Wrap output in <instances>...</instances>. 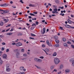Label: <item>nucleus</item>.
Segmentation results:
<instances>
[{"label":"nucleus","instance_id":"4","mask_svg":"<svg viewBox=\"0 0 74 74\" xmlns=\"http://www.w3.org/2000/svg\"><path fill=\"white\" fill-rule=\"evenodd\" d=\"M22 45V43L20 42H18L16 44V45L17 46V47H19L21 46Z\"/></svg>","mask_w":74,"mask_h":74},{"label":"nucleus","instance_id":"48","mask_svg":"<svg viewBox=\"0 0 74 74\" xmlns=\"http://www.w3.org/2000/svg\"><path fill=\"white\" fill-rule=\"evenodd\" d=\"M53 67H54L53 66H51V70H52V69H53Z\"/></svg>","mask_w":74,"mask_h":74},{"label":"nucleus","instance_id":"37","mask_svg":"<svg viewBox=\"0 0 74 74\" xmlns=\"http://www.w3.org/2000/svg\"><path fill=\"white\" fill-rule=\"evenodd\" d=\"M48 45L49 47H51L52 46V45H51V44H49H49H48Z\"/></svg>","mask_w":74,"mask_h":74},{"label":"nucleus","instance_id":"6","mask_svg":"<svg viewBox=\"0 0 74 74\" xmlns=\"http://www.w3.org/2000/svg\"><path fill=\"white\" fill-rule=\"evenodd\" d=\"M3 12L4 14H6L9 12V11H8V10H3Z\"/></svg>","mask_w":74,"mask_h":74},{"label":"nucleus","instance_id":"39","mask_svg":"<svg viewBox=\"0 0 74 74\" xmlns=\"http://www.w3.org/2000/svg\"><path fill=\"white\" fill-rule=\"evenodd\" d=\"M29 39H31V40H34V38H32V37H29Z\"/></svg>","mask_w":74,"mask_h":74},{"label":"nucleus","instance_id":"7","mask_svg":"<svg viewBox=\"0 0 74 74\" xmlns=\"http://www.w3.org/2000/svg\"><path fill=\"white\" fill-rule=\"evenodd\" d=\"M7 54H5L3 56V58L4 59H7Z\"/></svg>","mask_w":74,"mask_h":74},{"label":"nucleus","instance_id":"2","mask_svg":"<svg viewBox=\"0 0 74 74\" xmlns=\"http://www.w3.org/2000/svg\"><path fill=\"white\" fill-rule=\"evenodd\" d=\"M10 66V65L9 64H8V65H6V67L7 68L6 69V71H10V68H8V67Z\"/></svg>","mask_w":74,"mask_h":74},{"label":"nucleus","instance_id":"9","mask_svg":"<svg viewBox=\"0 0 74 74\" xmlns=\"http://www.w3.org/2000/svg\"><path fill=\"white\" fill-rule=\"evenodd\" d=\"M70 71V70L69 69H66L65 70V72L66 73H69Z\"/></svg>","mask_w":74,"mask_h":74},{"label":"nucleus","instance_id":"50","mask_svg":"<svg viewBox=\"0 0 74 74\" xmlns=\"http://www.w3.org/2000/svg\"><path fill=\"white\" fill-rule=\"evenodd\" d=\"M16 55V56H19V53L18 52L17 53Z\"/></svg>","mask_w":74,"mask_h":74},{"label":"nucleus","instance_id":"41","mask_svg":"<svg viewBox=\"0 0 74 74\" xmlns=\"http://www.w3.org/2000/svg\"><path fill=\"white\" fill-rule=\"evenodd\" d=\"M11 26V24H8V26H6V27H10Z\"/></svg>","mask_w":74,"mask_h":74},{"label":"nucleus","instance_id":"20","mask_svg":"<svg viewBox=\"0 0 74 74\" xmlns=\"http://www.w3.org/2000/svg\"><path fill=\"white\" fill-rule=\"evenodd\" d=\"M55 41L57 44H58L59 42V40H56Z\"/></svg>","mask_w":74,"mask_h":74},{"label":"nucleus","instance_id":"16","mask_svg":"<svg viewBox=\"0 0 74 74\" xmlns=\"http://www.w3.org/2000/svg\"><path fill=\"white\" fill-rule=\"evenodd\" d=\"M12 33H11V32H10V33L6 34V35H8V36H10V35H12Z\"/></svg>","mask_w":74,"mask_h":74},{"label":"nucleus","instance_id":"60","mask_svg":"<svg viewBox=\"0 0 74 74\" xmlns=\"http://www.w3.org/2000/svg\"><path fill=\"white\" fill-rule=\"evenodd\" d=\"M34 27H32L31 28V30H33V29H34Z\"/></svg>","mask_w":74,"mask_h":74},{"label":"nucleus","instance_id":"64","mask_svg":"<svg viewBox=\"0 0 74 74\" xmlns=\"http://www.w3.org/2000/svg\"><path fill=\"white\" fill-rule=\"evenodd\" d=\"M42 47H45V45H42Z\"/></svg>","mask_w":74,"mask_h":74},{"label":"nucleus","instance_id":"61","mask_svg":"<svg viewBox=\"0 0 74 74\" xmlns=\"http://www.w3.org/2000/svg\"><path fill=\"white\" fill-rule=\"evenodd\" d=\"M8 51H9V49H6V52H8Z\"/></svg>","mask_w":74,"mask_h":74},{"label":"nucleus","instance_id":"58","mask_svg":"<svg viewBox=\"0 0 74 74\" xmlns=\"http://www.w3.org/2000/svg\"><path fill=\"white\" fill-rule=\"evenodd\" d=\"M53 7L54 8H57V7L55 5H53Z\"/></svg>","mask_w":74,"mask_h":74},{"label":"nucleus","instance_id":"21","mask_svg":"<svg viewBox=\"0 0 74 74\" xmlns=\"http://www.w3.org/2000/svg\"><path fill=\"white\" fill-rule=\"evenodd\" d=\"M57 55V53H56V52H54L53 54V56H56V55Z\"/></svg>","mask_w":74,"mask_h":74},{"label":"nucleus","instance_id":"1","mask_svg":"<svg viewBox=\"0 0 74 74\" xmlns=\"http://www.w3.org/2000/svg\"><path fill=\"white\" fill-rule=\"evenodd\" d=\"M54 62L56 64H58L59 62H60V61L58 58H55L54 60Z\"/></svg>","mask_w":74,"mask_h":74},{"label":"nucleus","instance_id":"36","mask_svg":"<svg viewBox=\"0 0 74 74\" xmlns=\"http://www.w3.org/2000/svg\"><path fill=\"white\" fill-rule=\"evenodd\" d=\"M35 26V27H36V25L34 23H33V24H32V26Z\"/></svg>","mask_w":74,"mask_h":74},{"label":"nucleus","instance_id":"40","mask_svg":"<svg viewBox=\"0 0 74 74\" xmlns=\"http://www.w3.org/2000/svg\"><path fill=\"white\" fill-rule=\"evenodd\" d=\"M23 56H27V55L26 53H25L24 54H23Z\"/></svg>","mask_w":74,"mask_h":74},{"label":"nucleus","instance_id":"28","mask_svg":"<svg viewBox=\"0 0 74 74\" xmlns=\"http://www.w3.org/2000/svg\"><path fill=\"white\" fill-rule=\"evenodd\" d=\"M38 62H42V60L40 59H38Z\"/></svg>","mask_w":74,"mask_h":74},{"label":"nucleus","instance_id":"45","mask_svg":"<svg viewBox=\"0 0 74 74\" xmlns=\"http://www.w3.org/2000/svg\"><path fill=\"white\" fill-rule=\"evenodd\" d=\"M73 59H71L69 61L70 62H73Z\"/></svg>","mask_w":74,"mask_h":74},{"label":"nucleus","instance_id":"38","mask_svg":"<svg viewBox=\"0 0 74 74\" xmlns=\"http://www.w3.org/2000/svg\"><path fill=\"white\" fill-rule=\"evenodd\" d=\"M21 51L22 52H23L25 51V49H22L21 50Z\"/></svg>","mask_w":74,"mask_h":74},{"label":"nucleus","instance_id":"14","mask_svg":"<svg viewBox=\"0 0 74 74\" xmlns=\"http://www.w3.org/2000/svg\"><path fill=\"white\" fill-rule=\"evenodd\" d=\"M64 45L65 47H68V45H67V44L66 43H64Z\"/></svg>","mask_w":74,"mask_h":74},{"label":"nucleus","instance_id":"5","mask_svg":"<svg viewBox=\"0 0 74 74\" xmlns=\"http://www.w3.org/2000/svg\"><path fill=\"white\" fill-rule=\"evenodd\" d=\"M8 5V4L5 3L4 4L1 5H0V7H7Z\"/></svg>","mask_w":74,"mask_h":74},{"label":"nucleus","instance_id":"24","mask_svg":"<svg viewBox=\"0 0 74 74\" xmlns=\"http://www.w3.org/2000/svg\"><path fill=\"white\" fill-rule=\"evenodd\" d=\"M31 36H33L34 37H35V36H36V35L33 34L32 33L31 34Z\"/></svg>","mask_w":74,"mask_h":74},{"label":"nucleus","instance_id":"18","mask_svg":"<svg viewBox=\"0 0 74 74\" xmlns=\"http://www.w3.org/2000/svg\"><path fill=\"white\" fill-rule=\"evenodd\" d=\"M4 24V23L3 22H1L0 23V26H3V25Z\"/></svg>","mask_w":74,"mask_h":74},{"label":"nucleus","instance_id":"35","mask_svg":"<svg viewBox=\"0 0 74 74\" xmlns=\"http://www.w3.org/2000/svg\"><path fill=\"white\" fill-rule=\"evenodd\" d=\"M3 63V61L1 60H0V64H1Z\"/></svg>","mask_w":74,"mask_h":74},{"label":"nucleus","instance_id":"15","mask_svg":"<svg viewBox=\"0 0 74 74\" xmlns=\"http://www.w3.org/2000/svg\"><path fill=\"white\" fill-rule=\"evenodd\" d=\"M24 69L23 66H21L20 68V69L21 70H23Z\"/></svg>","mask_w":74,"mask_h":74},{"label":"nucleus","instance_id":"33","mask_svg":"<svg viewBox=\"0 0 74 74\" xmlns=\"http://www.w3.org/2000/svg\"><path fill=\"white\" fill-rule=\"evenodd\" d=\"M46 42L48 45V44H49V40H47Z\"/></svg>","mask_w":74,"mask_h":74},{"label":"nucleus","instance_id":"51","mask_svg":"<svg viewBox=\"0 0 74 74\" xmlns=\"http://www.w3.org/2000/svg\"><path fill=\"white\" fill-rule=\"evenodd\" d=\"M71 46L72 48H74V45H71Z\"/></svg>","mask_w":74,"mask_h":74},{"label":"nucleus","instance_id":"55","mask_svg":"<svg viewBox=\"0 0 74 74\" xmlns=\"http://www.w3.org/2000/svg\"><path fill=\"white\" fill-rule=\"evenodd\" d=\"M2 45H5V43L4 42H3L2 43Z\"/></svg>","mask_w":74,"mask_h":74},{"label":"nucleus","instance_id":"25","mask_svg":"<svg viewBox=\"0 0 74 74\" xmlns=\"http://www.w3.org/2000/svg\"><path fill=\"white\" fill-rule=\"evenodd\" d=\"M60 69H62V68H63V65H61L60 66Z\"/></svg>","mask_w":74,"mask_h":74},{"label":"nucleus","instance_id":"22","mask_svg":"<svg viewBox=\"0 0 74 74\" xmlns=\"http://www.w3.org/2000/svg\"><path fill=\"white\" fill-rule=\"evenodd\" d=\"M38 58H35L34 60H35L36 62H38Z\"/></svg>","mask_w":74,"mask_h":74},{"label":"nucleus","instance_id":"13","mask_svg":"<svg viewBox=\"0 0 74 74\" xmlns=\"http://www.w3.org/2000/svg\"><path fill=\"white\" fill-rule=\"evenodd\" d=\"M67 21L69 23V24H71V23H72V21H71L69 19H68L67 20Z\"/></svg>","mask_w":74,"mask_h":74},{"label":"nucleus","instance_id":"11","mask_svg":"<svg viewBox=\"0 0 74 74\" xmlns=\"http://www.w3.org/2000/svg\"><path fill=\"white\" fill-rule=\"evenodd\" d=\"M43 32L42 33V34H44L45 33V28H43Z\"/></svg>","mask_w":74,"mask_h":74},{"label":"nucleus","instance_id":"23","mask_svg":"<svg viewBox=\"0 0 74 74\" xmlns=\"http://www.w3.org/2000/svg\"><path fill=\"white\" fill-rule=\"evenodd\" d=\"M62 41H64V42H65V41H66V38H64L62 39Z\"/></svg>","mask_w":74,"mask_h":74},{"label":"nucleus","instance_id":"8","mask_svg":"<svg viewBox=\"0 0 74 74\" xmlns=\"http://www.w3.org/2000/svg\"><path fill=\"white\" fill-rule=\"evenodd\" d=\"M61 13H60V15H62V16H64V13L63 14V10H61Z\"/></svg>","mask_w":74,"mask_h":74},{"label":"nucleus","instance_id":"44","mask_svg":"<svg viewBox=\"0 0 74 74\" xmlns=\"http://www.w3.org/2000/svg\"><path fill=\"white\" fill-rule=\"evenodd\" d=\"M36 25H38V21H36Z\"/></svg>","mask_w":74,"mask_h":74},{"label":"nucleus","instance_id":"54","mask_svg":"<svg viewBox=\"0 0 74 74\" xmlns=\"http://www.w3.org/2000/svg\"><path fill=\"white\" fill-rule=\"evenodd\" d=\"M4 48L3 47H2L1 49V51H4Z\"/></svg>","mask_w":74,"mask_h":74},{"label":"nucleus","instance_id":"53","mask_svg":"<svg viewBox=\"0 0 74 74\" xmlns=\"http://www.w3.org/2000/svg\"><path fill=\"white\" fill-rule=\"evenodd\" d=\"M39 58L41 59H44V57L43 56L40 57Z\"/></svg>","mask_w":74,"mask_h":74},{"label":"nucleus","instance_id":"3","mask_svg":"<svg viewBox=\"0 0 74 74\" xmlns=\"http://www.w3.org/2000/svg\"><path fill=\"white\" fill-rule=\"evenodd\" d=\"M65 26L66 27H67V28H71V29H74V27L71 26L70 25H65Z\"/></svg>","mask_w":74,"mask_h":74},{"label":"nucleus","instance_id":"46","mask_svg":"<svg viewBox=\"0 0 74 74\" xmlns=\"http://www.w3.org/2000/svg\"><path fill=\"white\" fill-rule=\"evenodd\" d=\"M10 29H11V28H9L8 29H7V30L5 31L6 32H8V31L9 30H10Z\"/></svg>","mask_w":74,"mask_h":74},{"label":"nucleus","instance_id":"27","mask_svg":"<svg viewBox=\"0 0 74 74\" xmlns=\"http://www.w3.org/2000/svg\"><path fill=\"white\" fill-rule=\"evenodd\" d=\"M55 45L56 47H59V44H56Z\"/></svg>","mask_w":74,"mask_h":74},{"label":"nucleus","instance_id":"34","mask_svg":"<svg viewBox=\"0 0 74 74\" xmlns=\"http://www.w3.org/2000/svg\"><path fill=\"white\" fill-rule=\"evenodd\" d=\"M72 65L73 66H74V60L72 61Z\"/></svg>","mask_w":74,"mask_h":74},{"label":"nucleus","instance_id":"10","mask_svg":"<svg viewBox=\"0 0 74 74\" xmlns=\"http://www.w3.org/2000/svg\"><path fill=\"white\" fill-rule=\"evenodd\" d=\"M29 7H34L36 6L35 5H33L32 4H29Z\"/></svg>","mask_w":74,"mask_h":74},{"label":"nucleus","instance_id":"52","mask_svg":"<svg viewBox=\"0 0 74 74\" xmlns=\"http://www.w3.org/2000/svg\"><path fill=\"white\" fill-rule=\"evenodd\" d=\"M33 14H37V12H34Z\"/></svg>","mask_w":74,"mask_h":74},{"label":"nucleus","instance_id":"59","mask_svg":"<svg viewBox=\"0 0 74 74\" xmlns=\"http://www.w3.org/2000/svg\"><path fill=\"white\" fill-rule=\"evenodd\" d=\"M49 11H52V9L51 8H50L49 9Z\"/></svg>","mask_w":74,"mask_h":74},{"label":"nucleus","instance_id":"32","mask_svg":"<svg viewBox=\"0 0 74 74\" xmlns=\"http://www.w3.org/2000/svg\"><path fill=\"white\" fill-rule=\"evenodd\" d=\"M52 13H53V14H55V13H56V14H58V12H55V11H53Z\"/></svg>","mask_w":74,"mask_h":74},{"label":"nucleus","instance_id":"31","mask_svg":"<svg viewBox=\"0 0 74 74\" xmlns=\"http://www.w3.org/2000/svg\"><path fill=\"white\" fill-rule=\"evenodd\" d=\"M29 15H30L31 16H34V14L32 13H30L29 14Z\"/></svg>","mask_w":74,"mask_h":74},{"label":"nucleus","instance_id":"17","mask_svg":"<svg viewBox=\"0 0 74 74\" xmlns=\"http://www.w3.org/2000/svg\"><path fill=\"white\" fill-rule=\"evenodd\" d=\"M23 34L21 32H19L18 34H17L18 36H22Z\"/></svg>","mask_w":74,"mask_h":74},{"label":"nucleus","instance_id":"62","mask_svg":"<svg viewBox=\"0 0 74 74\" xmlns=\"http://www.w3.org/2000/svg\"><path fill=\"white\" fill-rule=\"evenodd\" d=\"M62 73V71H60L59 72H58V74H60V73Z\"/></svg>","mask_w":74,"mask_h":74},{"label":"nucleus","instance_id":"63","mask_svg":"<svg viewBox=\"0 0 74 74\" xmlns=\"http://www.w3.org/2000/svg\"><path fill=\"white\" fill-rule=\"evenodd\" d=\"M53 71H55L56 72V71H57V70H56V69H54L53 70Z\"/></svg>","mask_w":74,"mask_h":74},{"label":"nucleus","instance_id":"19","mask_svg":"<svg viewBox=\"0 0 74 74\" xmlns=\"http://www.w3.org/2000/svg\"><path fill=\"white\" fill-rule=\"evenodd\" d=\"M14 51L15 53L17 52H18V49H16L14 50Z\"/></svg>","mask_w":74,"mask_h":74},{"label":"nucleus","instance_id":"47","mask_svg":"<svg viewBox=\"0 0 74 74\" xmlns=\"http://www.w3.org/2000/svg\"><path fill=\"white\" fill-rule=\"evenodd\" d=\"M46 51L47 52H49V49H47L46 50Z\"/></svg>","mask_w":74,"mask_h":74},{"label":"nucleus","instance_id":"43","mask_svg":"<svg viewBox=\"0 0 74 74\" xmlns=\"http://www.w3.org/2000/svg\"><path fill=\"white\" fill-rule=\"evenodd\" d=\"M20 2L22 3V4H23V1H22V0H21L20 1Z\"/></svg>","mask_w":74,"mask_h":74},{"label":"nucleus","instance_id":"29","mask_svg":"<svg viewBox=\"0 0 74 74\" xmlns=\"http://www.w3.org/2000/svg\"><path fill=\"white\" fill-rule=\"evenodd\" d=\"M42 50H43V51H44V52H45L46 53V55H48V53H47V51H46L45 50H44V49H42Z\"/></svg>","mask_w":74,"mask_h":74},{"label":"nucleus","instance_id":"56","mask_svg":"<svg viewBox=\"0 0 74 74\" xmlns=\"http://www.w3.org/2000/svg\"><path fill=\"white\" fill-rule=\"evenodd\" d=\"M15 44H16V43L15 42L13 43H12V45H15Z\"/></svg>","mask_w":74,"mask_h":74},{"label":"nucleus","instance_id":"42","mask_svg":"<svg viewBox=\"0 0 74 74\" xmlns=\"http://www.w3.org/2000/svg\"><path fill=\"white\" fill-rule=\"evenodd\" d=\"M67 44H71V42H69V41L67 42Z\"/></svg>","mask_w":74,"mask_h":74},{"label":"nucleus","instance_id":"12","mask_svg":"<svg viewBox=\"0 0 74 74\" xmlns=\"http://www.w3.org/2000/svg\"><path fill=\"white\" fill-rule=\"evenodd\" d=\"M3 21H5V23H7V22H8V21H9V20H8V19H7V20L5 19H4Z\"/></svg>","mask_w":74,"mask_h":74},{"label":"nucleus","instance_id":"26","mask_svg":"<svg viewBox=\"0 0 74 74\" xmlns=\"http://www.w3.org/2000/svg\"><path fill=\"white\" fill-rule=\"evenodd\" d=\"M54 38L55 39H58V36H54Z\"/></svg>","mask_w":74,"mask_h":74},{"label":"nucleus","instance_id":"49","mask_svg":"<svg viewBox=\"0 0 74 74\" xmlns=\"http://www.w3.org/2000/svg\"><path fill=\"white\" fill-rule=\"evenodd\" d=\"M14 29L13 28H12L11 30H10V32H12L14 30Z\"/></svg>","mask_w":74,"mask_h":74},{"label":"nucleus","instance_id":"57","mask_svg":"<svg viewBox=\"0 0 74 74\" xmlns=\"http://www.w3.org/2000/svg\"><path fill=\"white\" fill-rule=\"evenodd\" d=\"M60 28L61 30H63V27H60Z\"/></svg>","mask_w":74,"mask_h":74},{"label":"nucleus","instance_id":"30","mask_svg":"<svg viewBox=\"0 0 74 74\" xmlns=\"http://www.w3.org/2000/svg\"><path fill=\"white\" fill-rule=\"evenodd\" d=\"M54 11H55L56 12H57V11H58V9H57V8H55L54 9Z\"/></svg>","mask_w":74,"mask_h":74}]
</instances>
